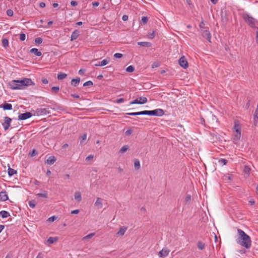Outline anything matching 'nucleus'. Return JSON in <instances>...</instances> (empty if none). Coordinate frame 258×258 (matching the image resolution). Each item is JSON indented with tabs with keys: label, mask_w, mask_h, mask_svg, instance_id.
Returning a JSON list of instances; mask_svg holds the SVG:
<instances>
[{
	"label": "nucleus",
	"mask_w": 258,
	"mask_h": 258,
	"mask_svg": "<svg viewBox=\"0 0 258 258\" xmlns=\"http://www.w3.org/2000/svg\"><path fill=\"white\" fill-rule=\"evenodd\" d=\"M34 84L31 79L26 78L21 80H14L9 83L10 88L13 90H22L25 88V86L34 85Z\"/></svg>",
	"instance_id": "f257e3e1"
},
{
	"label": "nucleus",
	"mask_w": 258,
	"mask_h": 258,
	"mask_svg": "<svg viewBox=\"0 0 258 258\" xmlns=\"http://www.w3.org/2000/svg\"><path fill=\"white\" fill-rule=\"evenodd\" d=\"M238 234V238L236 239L237 243L248 249L251 246V241L250 237L240 229H237Z\"/></svg>",
	"instance_id": "f03ea898"
},
{
	"label": "nucleus",
	"mask_w": 258,
	"mask_h": 258,
	"mask_svg": "<svg viewBox=\"0 0 258 258\" xmlns=\"http://www.w3.org/2000/svg\"><path fill=\"white\" fill-rule=\"evenodd\" d=\"M243 18L245 22L250 27L252 28L255 27V25L257 21L251 16H249L247 14H243Z\"/></svg>",
	"instance_id": "7ed1b4c3"
},
{
	"label": "nucleus",
	"mask_w": 258,
	"mask_h": 258,
	"mask_svg": "<svg viewBox=\"0 0 258 258\" xmlns=\"http://www.w3.org/2000/svg\"><path fill=\"white\" fill-rule=\"evenodd\" d=\"M50 113V111L49 110V108H37L34 113V115H42L44 114H47Z\"/></svg>",
	"instance_id": "20e7f679"
},
{
	"label": "nucleus",
	"mask_w": 258,
	"mask_h": 258,
	"mask_svg": "<svg viewBox=\"0 0 258 258\" xmlns=\"http://www.w3.org/2000/svg\"><path fill=\"white\" fill-rule=\"evenodd\" d=\"M164 114V112L162 109H156L153 110H150V115L161 116Z\"/></svg>",
	"instance_id": "39448f33"
},
{
	"label": "nucleus",
	"mask_w": 258,
	"mask_h": 258,
	"mask_svg": "<svg viewBox=\"0 0 258 258\" xmlns=\"http://www.w3.org/2000/svg\"><path fill=\"white\" fill-rule=\"evenodd\" d=\"M147 98L145 97H139L130 102L131 104H145L147 102Z\"/></svg>",
	"instance_id": "423d86ee"
},
{
	"label": "nucleus",
	"mask_w": 258,
	"mask_h": 258,
	"mask_svg": "<svg viewBox=\"0 0 258 258\" xmlns=\"http://www.w3.org/2000/svg\"><path fill=\"white\" fill-rule=\"evenodd\" d=\"M234 129L235 130V134L234 135V140H239L241 137V131L240 127H239L238 124H235L234 125Z\"/></svg>",
	"instance_id": "0eeeda50"
},
{
	"label": "nucleus",
	"mask_w": 258,
	"mask_h": 258,
	"mask_svg": "<svg viewBox=\"0 0 258 258\" xmlns=\"http://www.w3.org/2000/svg\"><path fill=\"white\" fill-rule=\"evenodd\" d=\"M11 121L12 119L10 117L7 116L4 117V122L3 123V126H4L5 131L9 129L10 126Z\"/></svg>",
	"instance_id": "6e6552de"
},
{
	"label": "nucleus",
	"mask_w": 258,
	"mask_h": 258,
	"mask_svg": "<svg viewBox=\"0 0 258 258\" xmlns=\"http://www.w3.org/2000/svg\"><path fill=\"white\" fill-rule=\"evenodd\" d=\"M179 64L184 69H186L188 66V62L184 56L181 57L178 60Z\"/></svg>",
	"instance_id": "1a4fd4ad"
},
{
	"label": "nucleus",
	"mask_w": 258,
	"mask_h": 258,
	"mask_svg": "<svg viewBox=\"0 0 258 258\" xmlns=\"http://www.w3.org/2000/svg\"><path fill=\"white\" fill-rule=\"evenodd\" d=\"M32 113L30 112H26L23 113H20L18 116L19 120H25L29 118L32 116Z\"/></svg>",
	"instance_id": "9d476101"
},
{
	"label": "nucleus",
	"mask_w": 258,
	"mask_h": 258,
	"mask_svg": "<svg viewBox=\"0 0 258 258\" xmlns=\"http://www.w3.org/2000/svg\"><path fill=\"white\" fill-rule=\"evenodd\" d=\"M110 60L109 57H107L106 58L103 59L101 61H99L98 63H94L95 66H104L108 64Z\"/></svg>",
	"instance_id": "9b49d317"
},
{
	"label": "nucleus",
	"mask_w": 258,
	"mask_h": 258,
	"mask_svg": "<svg viewBox=\"0 0 258 258\" xmlns=\"http://www.w3.org/2000/svg\"><path fill=\"white\" fill-rule=\"evenodd\" d=\"M202 33L203 37L207 39L210 42H211L210 40L211 36L210 32L207 30H203Z\"/></svg>",
	"instance_id": "f8f14e48"
},
{
	"label": "nucleus",
	"mask_w": 258,
	"mask_h": 258,
	"mask_svg": "<svg viewBox=\"0 0 258 258\" xmlns=\"http://www.w3.org/2000/svg\"><path fill=\"white\" fill-rule=\"evenodd\" d=\"M169 250L167 249H162L158 253V255L160 257H165L168 255L169 252Z\"/></svg>",
	"instance_id": "ddd939ff"
},
{
	"label": "nucleus",
	"mask_w": 258,
	"mask_h": 258,
	"mask_svg": "<svg viewBox=\"0 0 258 258\" xmlns=\"http://www.w3.org/2000/svg\"><path fill=\"white\" fill-rule=\"evenodd\" d=\"M0 200L3 201H6L8 200V196L6 191H2L0 192Z\"/></svg>",
	"instance_id": "4468645a"
},
{
	"label": "nucleus",
	"mask_w": 258,
	"mask_h": 258,
	"mask_svg": "<svg viewBox=\"0 0 258 258\" xmlns=\"http://www.w3.org/2000/svg\"><path fill=\"white\" fill-rule=\"evenodd\" d=\"M0 108H3L4 110H11L12 109V105L11 104L6 103L0 105Z\"/></svg>",
	"instance_id": "2eb2a0df"
},
{
	"label": "nucleus",
	"mask_w": 258,
	"mask_h": 258,
	"mask_svg": "<svg viewBox=\"0 0 258 258\" xmlns=\"http://www.w3.org/2000/svg\"><path fill=\"white\" fill-rule=\"evenodd\" d=\"M254 124L256 125L258 119V104L253 114Z\"/></svg>",
	"instance_id": "dca6fc26"
},
{
	"label": "nucleus",
	"mask_w": 258,
	"mask_h": 258,
	"mask_svg": "<svg viewBox=\"0 0 258 258\" xmlns=\"http://www.w3.org/2000/svg\"><path fill=\"white\" fill-rule=\"evenodd\" d=\"M56 161V158L54 156H50L46 160V163L49 165L53 164Z\"/></svg>",
	"instance_id": "f3484780"
},
{
	"label": "nucleus",
	"mask_w": 258,
	"mask_h": 258,
	"mask_svg": "<svg viewBox=\"0 0 258 258\" xmlns=\"http://www.w3.org/2000/svg\"><path fill=\"white\" fill-rule=\"evenodd\" d=\"M79 35V32L78 30H75L72 34L71 35V41L76 40Z\"/></svg>",
	"instance_id": "a211bd4d"
},
{
	"label": "nucleus",
	"mask_w": 258,
	"mask_h": 258,
	"mask_svg": "<svg viewBox=\"0 0 258 258\" xmlns=\"http://www.w3.org/2000/svg\"><path fill=\"white\" fill-rule=\"evenodd\" d=\"M30 52L34 54L35 55L38 56H40L42 55L41 52L40 51H38V49L35 48H32L30 50Z\"/></svg>",
	"instance_id": "6ab92c4d"
},
{
	"label": "nucleus",
	"mask_w": 258,
	"mask_h": 258,
	"mask_svg": "<svg viewBox=\"0 0 258 258\" xmlns=\"http://www.w3.org/2000/svg\"><path fill=\"white\" fill-rule=\"evenodd\" d=\"M58 238L57 237H50L47 239V242L48 243V244L50 245V244L53 243L54 242L56 241L57 240H58Z\"/></svg>",
	"instance_id": "aec40b11"
},
{
	"label": "nucleus",
	"mask_w": 258,
	"mask_h": 258,
	"mask_svg": "<svg viewBox=\"0 0 258 258\" xmlns=\"http://www.w3.org/2000/svg\"><path fill=\"white\" fill-rule=\"evenodd\" d=\"M80 82V79L79 77H77L76 79H73L71 81V84L72 85L76 87L78 86V85L79 84Z\"/></svg>",
	"instance_id": "412c9836"
},
{
	"label": "nucleus",
	"mask_w": 258,
	"mask_h": 258,
	"mask_svg": "<svg viewBox=\"0 0 258 258\" xmlns=\"http://www.w3.org/2000/svg\"><path fill=\"white\" fill-rule=\"evenodd\" d=\"M127 229V227H123L120 228L119 230L116 233V234L120 236H122L124 235L125 232Z\"/></svg>",
	"instance_id": "4be33fe9"
},
{
	"label": "nucleus",
	"mask_w": 258,
	"mask_h": 258,
	"mask_svg": "<svg viewBox=\"0 0 258 258\" xmlns=\"http://www.w3.org/2000/svg\"><path fill=\"white\" fill-rule=\"evenodd\" d=\"M138 44L139 45L146 47H149L151 46V43L148 42H138Z\"/></svg>",
	"instance_id": "5701e85b"
},
{
	"label": "nucleus",
	"mask_w": 258,
	"mask_h": 258,
	"mask_svg": "<svg viewBox=\"0 0 258 258\" xmlns=\"http://www.w3.org/2000/svg\"><path fill=\"white\" fill-rule=\"evenodd\" d=\"M75 199L78 202H80L82 200V197L80 192L77 191L74 195Z\"/></svg>",
	"instance_id": "b1692460"
},
{
	"label": "nucleus",
	"mask_w": 258,
	"mask_h": 258,
	"mask_svg": "<svg viewBox=\"0 0 258 258\" xmlns=\"http://www.w3.org/2000/svg\"><path fill=\"white\" fill-rule=\"evenodd\" d=\"M101 199L99 198H97L96 202L95 203V205L97 207L98 209L101 208L102 207V204L101 202Z\"/></svg>",
	"instance_id": "393cba45"
},
{
	"label": "nucleus",
	"mask_w": 258,
	"mask_h": 258,
	"mask_svg": "<svg viewBox=\"0 0 258 258\" xmlns=\"http://www.w3.org/2000/svg\"><path fill=\"white\" fill-rule=\"evenodd\" d=\"M221 21L222 22L224 23H226L228 21V18L226 16V14L224 13L223 12H221Z\"/></svg>",
	"instance_id": "a878e982"
},
{
	"label": "nucleus",
	"mask_w": 258,
	"mask_h": 258,
	"mask_svg": "<svg viewBox=\"0 0 258 258\" xmlns=\"http://www.w3.org/2000/svg\"><path fill=\"white\" fill-rule=\"evenodd\" d=\"M0 215L2 216L3 218H6L10 216L9 212L6 211H2L0 212Z\"/></svg>",
	"instance_id": "bb28decb"
},
{
	"label": "nucleus",
	"mask_w": 258,
	"mask_h": 258,
	"mask_svg": "<svg viewBox=\"0 0 258 258\" xmlns=\"http://www.w3.org/2000/svg\"><path fill=\"white\" fill-rule=\"evenodd\" d=\"M67 76V75L66 74L60 72L57 74V79L59 80H62L66 78Z\"/></svg>",
	"instance_id": "cd10ccee"
},
{
	"label": "nucleus",
	"mask_w": 258,
	"mask_h": 258,
	"mask_svg": "<svg viewBox=\"0 0 258 258\" xmlns=\"http://www.w3.org/2000/svg\"><path fill=\"white\" fill-rule=\"evenodd\" d=\"M134 166L136 170H138L140 168V161L137 159L134 160Z\"/></svg>",
	"instance_id": "c85d7f7f"
},
{
	"label": "nucleus",
	"mask_w": 258,
	"mask_h": 258,
	"mask_svg": "<svg viewBox=\"0 0 258 258\" xmlns=\"http://www.w3.org/2000/svg\"><path fill=\"white\" fill-rule=\"evenodd\" d=\"M16 173H17V171L16 170H14V169H12L10 167H9L8 174L10 176H12Z\"/></svg>",
	"instance_id": "c756f323"
},
{
	"label": "nucleus",
	"mask_w": 258,
	"mask_h": 258,
	"mask_svg": "<svg viewBox=\"0 0 258 258\" xmlns=\"http://www.w3.org/2000/svg\"><path fill=\"white\" fill-rule=\"evenodd\" d=\"M205 243L201 242L198 241L197 243V247L200 250H203L205 248Z\"/></svg>",
	"instance_id": "7c9ffc66"
},
{
	"label": "nucleus",
	"mask_w": 258,
	"mask_h": 258,
	"mask_svg": "<svg viewBox=\"0 0 258 258\" xmlns=\"http://www.w3.org/2000/svg\"><path fill=\"white\" fill-rule=\"evenodd\" d=\"M47 192L46 191H44L43 193H39L37 194V196L38 197H41L43 198H47Z\"/></svg>",
	"instance_id": "2f4dec72"
},
{
	"label": "nucleus",
	"mask_w": 258,
	"mask_h": 258,
	"mask_svg": "<svg viewBox=\"0 0 258 258\" xmlns=\"http://www.w3.org/2000/svg\"><path fill=\"white\" fill-rule=\"evenodd\" d=\"M2 44L5 48H7L9 46V40L7 38H4L2 40Z\"/></svg>",
	"instance_id": "473e14b6"
},
{
	"label": "nucleus",
	"mask_w": 258,
	"mask_h": 258,
	"mask_svg": "<svg viewBox=\"0 0 258 258\" xmlns=\"http://www.w3.org/2000/svg\"><path fill=\"white\" fill-rule=\"evenodd\" d=\"M128 149V146L127 145L123 146L119 150V153L122 154L125 152Z\"/></svg>",
	"instance_id": "72a5a7b5"
},
{
	"label": "nucleus",
	"mask_w": 258,
	"mask_h": 258,
	"mask_svg": "<svg viewBox=\"0 0 258 258\" xmlns=\"http://www.w3.org/2000/svg\"><path fill=\"white\" fill-rule=\"evenodd\" d=\"M157 34V32L153 31L152 33H148V35L149 38L153 39Z\"/></svg>",
	"instance_id": "f704fd0d"
},
{
	"label": "nucleus",
	"mask_w": 258,
	"mask_h": 258,
	"mask_svg": "<svg viewBox=\"0 0 258 258\" xmlns=\"http://www.w3.org/2000/svg\"><path fill=\"white\" fill-rule=\"evenodd\" d=\"M135 68L133 66H130L126 69V71L128 73H132L134 71Z\"/></svg>",
	"instance_id": "c9c22d12"
},
{
	"label": "nucleus",
	"mask_w": 258,
	"mask_h": 258,
	"mask_svg": "<svg viewBox=\"0 0 258 258\" xmlns=\"http://www.w3.org/2000/svg\"><path fill=\"white\" fill-rule=\"evenodd\" d=\"M218 162L219 164H220L222 165H226L227 164V160L225 159L221 158L219 160Z\"/></svg>",
	"instance_id": "e433bc0d"
},
{
	"label": "nucleus",
	"mask_w": 258,
	"mask_h": 258,
	"mask_svg": "<svg viewBox=\"0 0 258 258\" xmlns=\"http://www.w3.org/2000/svg\"><path fill=\"white\" fill-rule=\"evenodd\" d=\"M148 18L147 17H143L142 18L141 23L143 24L144 25L146 24L148 22Z\"/></svg>",
	"instance_id": "4c0bfd02"
},
{
	"label": "nucleus",
	"mask_w": 258,
	"mask_h": 258,
	"mask_svg": "<svg viewBox=\"0 0 258 258\" xmlns=\"http://www.w3.org/2000/svg\"><path fill=\"white\" fill-rule=\"evenodd\" d=\"M35 43L37 44H41L42 42V39L41 37H37L35 39Z\"/></svg>",
	"instance_id": "58836bf2"
},
{
	"label": "nucleus",
	"mask_w": 258,
	"mask_h": 258,
	"mask_svg": "<svg viewBox=\"0 0 258 258\" xmlns=\"http://www.w3.org/2000/svg\"><path fill=\"white\" fill-rule=\"evenodd\" d=\"M93 85V83L91 81H88L84 83L83 86H92Z\"/></svg>",
	"instance_id": "ea45409f"
},
{
	"label": "nucleus",
	"mask_w": 258,
	"mask_h": 258,
	"mask_svg": "<svg viewBox=\"0 0 258 258\" xmlns=\"http://www.w3.org/2000/svg\"><path fill=\"white\" fill-rule=\"evenodd\" d=\"M36 205V203L34 201H29V205L32 208H35Z\"/></svg>",
	"instance_id": "a19ab883"
},
{
	"label": "nucleus",
	"mask_w": 258,
	"mask_h": 258,
	"mask_svg": "<svg viewBox=\"0 0 258 258\" xmlns=\"http://www.w3.org/2000/svg\"><path fill=\"white\" fill-rule=\"evenodd\" d=\"M59 90V88L58 86H54L51 88V90L53 92L56 93L58 92Z\"/></svg>",
	"instance_id": "79ce46f5"
},
{
	"label": "nucleus",
	"mask_w": 258,
	"mask_h": 258,
	"mask_svg": "<svg viewBox=\"0 0 258 258\" xmlns=\"http://www.w3.org/2000/svg\"><path fill=\"white\" fill-rule=\"evenodd\" d=\"M191 200V196L190 195H186L185 198V204H188Z\"/></svg>",
	"instance_id": "37998d69"
},
{
	"label": "nucleus",
	"mask_w": 258,
	"mask_h": 258,
	"mask_svg": "<svg viewBox=\"0 0 258 258\" xmlns=\"http://www.w3.org/2000/svg\"><path fill=\"white\" fill-rule=\"evenodd\" d=\"M140 115H150V110H144L140 111Z\"/></svg>",
	"instance_id": "c03bdc74"
},
{
	"label": "nucleus",
	"mask_w": 258,
	"mask_h": 258,
	"mask_svg": "<svg viewBox=\"0 0 258 258\" xmlns=\"http://www.w3.org/2000/svg\"><path fill=\"white\" fill-rule=\"evenodd\" d=\"M26 35L24 33H21L20 35V39L21 41H23L25 40Z\"/></svg>",
	"instance_id": "a18cd8bd"
},
{
	"label": "nucleus",
	"mask_w": 258,
	"mask_h": 258,
	"mask_svg": "<svg viewBox=\"0 0 258 258\" xmlns=\"http://www.w3.org/2000/svg\"><path fill=\"white\" fill-rule=\"evenodd\" d=\"M29 154L31 157H33L37 154V152L36 151V150L33 149L32 151L29 153Z\"/></svg>",
	"instance_id": "49530a36"
},
{
	"label": "nucleus",
	"mask_w": 258,
	"mask_h": 258,
	"mask_svg": "<svg viewBox=\"0 0 258 258\" xmlns=\"http://www.w3.org/2000/svg\"><path fill=\"white\" fill-rule=\"evenodd\" d=\"M113 56L115 58H120L122 57L123 55L121 53H116L114 54Z\"/></svg>",
	"instance_id": "de8ad7c7"
},
{
	"label": "nucleus",
	"mask_w": 258,
	"mask_h": 258,
	"mask_svg": "<svg viewBox=\"0 0 258 258\" xmlns=\"http://www.w3.org/2000/svg\"><path fill=\"white\" fill-rule=\"evenodd\" d=\"M7 14L9 16H12L13 15V11L11 9H9L7 11Z\"/></svg>",
	"instance_id": "09e8293b"
},
{
	"label": "nucleus",
	"mask_w": 258,
	"mask_h": 258,
	"mask_svg": "<svg viewBox=\"0 0 258 258\" xmlns=\"http://www.w3.org/2000/svg\"><path fill=\"white\" fill-rule=\"evenodd\" d=\"M250 170V168H249L247 166L245 165L244 166V170L246 173L249 174Z\"/></svg>",
	"instance_id": "8fccbe9b"
},
{
	"label": "nucleus",
	"mask_w": 258,
	"mask_h": 258,
	"mask_svg": "<svg viewBox=\"0 0 258 258\" xmlns=\"http://www.w3.org/2000/svg\"><path fill=\"white\" fill-rule=\"evenodd\" d=\"M186 3L188 5L189 8L190 9L194 7L193 5L192 4L191 0H186Z\"/></svg>",
	"instance_id": "3c124183"
},
{
	"label": "nucleus",
	"mask_w": 258,
	"mask_h": 258,
	"mask_svg": "<svg viewBox=\"0 0 258 258\" xmlns=\"http://www.w3.org/2000/svg\"><path fill=\"white\" fill-rule=\"evenodd\" d=\"M56 219V217L54 216H53L50 218H48V221L50 222H53L55 219Z\"/></svg>",
	"instance_id": "603ef678"
},
{
	"label": "nucleus",
	"mask_w": 258,
	"mask_h": 258,
	"mask_svg": "<svg viewBox=\"0 0 258 258\" xmlns=\"http://www.w3.org/2000/svg\"><path fill=\"white\" fill-rule=\"evenodd\" d=\"M41 82L44 84H47L48 83V81L46 78H42L41 79Z\"/></svg>",
	"instance_id": "864d4df0"
},
{
	"label": "nucleus",
	"mask_w": 258,
	"mask_h": 258,
	"mask_svg": "<svg viewBox=\"0 0 258 258\" xmlns=\"http://www.w3.org/2000/svg\"><path fill=\"white\" fill-rule=\"evenodd\" d=\"M124 100L122 98H118L116 100V102L117 103H120L124 102Z\"/></svg>",
	"instance_id": "5fc2aeb1"
},
{
	"label": "nucleus",
	"mask_w": 258,
	"mask_h": 258,
	"mask_svg": "<svg viewBox=\"0 0 258 258\" xmlns=\"http://www.w3.org/2000/svg\"><path fill=\"white\" fill-rule=\"evenodd\" d=\"M94 235V233L89 234L88 235L85 236L84 237V239H89V238H91Z\"/></svg>",
	"instance_id": "6e6d98bb"
},
{
	"label": "nucleus",
	"mask_w": 258,
	"mask_h": 258,
	"mask_svg": "<svg viewBox=\"0 0 258 258\" xmlns=\"http://www.w3.org/2000/svg\"><path fill=\"white\" fill-rule=\"evenodd\" d=\"M99 5V3L98 2H93L92 3V5L93 7H96L98 6Z\"/></svg>",
	"instance_id": "4d7b16f0"
},
{
	"label": "nucleus",
	"mask_w": 258,
	"mask_h": 258,
	"mask_svg": "<svg viewBox=\"0 0 258 258\" xmlns=\"http://www.w3.org/2000/svg\"><path fill=\"white\" fill-rule=\"evenodd\" d=\"M93 158V155H89L88 157H86V160L88 161L89 160H92Z\"/></svg>",
	"instance_id": "13d9d810"
},
{
	"label": "nucleus",
	"mask_w": 258,
	"mask_h": 258,
	"mask_svg": "<svg viewBox=\"0 0 258 258\" xmlns=\"http://www.w3.org/2000/svg\"><path fill=\"white\" fill-rule=\"evenodd\" d=\"M159 66V63L158 62H155L152 64V68H157Z\"/></svg>",
	"instance_id": "bf43d9fd"
},
{
	"label": "nucleus",
	"mask_w": 258,
	"mask_h": 258,
	"mask_svg": "<svg viewBox=\"0 0 258 258\" xmlns=\"http://www.w3.org/2000/svg\"><path fill=\"white\" fill-rule=\"evenodd\" d=\"M133 131L132 130H127L125 133V134L126 135V136H129L132 133Z\"/></svg>",
	"instance_id": "052dcab7"
},
{
	"label": "nucleus",
	"mask_w": 258,
	"mask_h": 258,
	"mask_svg": "<svg viewBox=\"0 0 258 258\" xmlns=\"http://www.w3.org/2000/svg\"><path fill=\"white\" fill-rule=\"evenodd\" d=\"M79 213V210H75L71 211L72 214H77Z\"/></svg>",
	"instance_id": "680f3d73"
},
{
	"label": "nucleus",
	"mask_w": 258,
	"mask_h": 258,
	"mask_svg": "<svg viewBox=\"0 0 258 258\" xmlns=\"http://www.w3.org/2000/svg\"><path fill=\"white\" fill-rule=\"evenodd\" d=\"M71 5L72 6H76L78 5V3L76 1H72L71 2Z\"/></svg>",
	"instance_id": "e2e57ef3"
},
{
	"label": "nucleus",
	"mask_w": 258,
	"mask_h": 258,
	"mask_svg": "<svg viewBox=\"0 0 258 258\" xmlns=\"http://www.w3.org/2000/svg\"><path fill=\"white\" fill-rule=\"evenodd\" d=\"M128 17L127 15H123L122 17V20L123 21H125L128 20Z\"/></svg>",
	"instance_id": "0e129e2a"
},
{
	"label": "nucleus",
	"mask_w": 258,
	"mask_h": 258,
	"mask_svg": "<svg viewBox=\"0 0 258 258\" xmlns=\"http://www.w3.org/2000/svg\"><path fill=\"white\" fill-rule=\"evenodd\" d=\"M140 115V111L139 112H131V116H136V115Z\"/></svg>",
	"instance_id": "69168bd1"
},
{
	"label": "nucleus",
	"mask_w": 258,
	"mask_h": 258,
	"mask_svg": "<svg viewBox=\"0 0 258 258\" xmlns=\"http://www.w3.org/2000/svg\"><path fill=\"white\" fill-rule=\"evenodd\" d=\"M85 72V70L81 69V70L79 71V75H83V74H84Z\"/></svg>",
	"instance_id": "338daca9"
},
{
	"label": "nucleus",
	"mask_w": 258,
	"mask_h": 258,
	"mask_svg": "<svg viewBox=\"0 0 258 258\" xmlns=\"http://www.w3.org/2000/svg\"><path fill=\"white\" fill-rule=\"evenodd\" d=\"M257 31L256 32V41L258 43V28H256Z\"/></svg>",
	"instance_id": "774afa93"
}]
</instances>
